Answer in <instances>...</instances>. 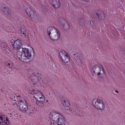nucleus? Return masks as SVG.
Instances as JSON below:
<instances>
[{
    "label": "nucleus",
    "mask_w": 125,
    "mask_h": 125,
    "mask_svg": "<svg viewBox=\"0 0 125 125\" xmlns=\"http://www.w3.org/2000/svg\"><path fill=\"white\" fill-rule=\"evenodd\" d=\"M34 78H36V75H34Z\"/></svg>",
    "instance_id": "obj_28"
},
{
    "label": "nucleus",
    "mask_w": 125,
    "mask_h": 125,
    "mask_svg": "<svg viewBox=\"0 0 125 125\" xmlns=\"http://www.w3.org/2000/svg\"><path fill=\"white\" fill-rule=\"evenodd\" d=\"M97 16H98V17H99V18L102 20L105 19V14L104 12L101 13L100 14L97 13Z\"/></svg>",
    "instance_id": "obj_16"
},
{
    "label": "nucleus",
    "mask_w": 125,
    "mask_h": 125,
    "mask_svg": "<svg viewBox=\"0 0 125 125\" xmlns=\"http://www.w3.org/2000/svg\"><path fill=\"white\" fill-rule=\"evenodd\" d=\"M5 64L6 65V66H7V67H9V68H12V67H13V63H12V62L9 61H7L6 62H5Z\"/></svg>",
    "instance_id": "obj_17"
},
{
    "label": "nucleus",
    "mask_w": 125,
    "mask_h": 125,
    "mask_svg": "<svg viewBox=\"0 0 125 125\" xmlns=\"http://www.w3.org/2000/svg\"><path fill=\"white\" fill-rule=\"evenodd\" d=\"M21 36L23 38H26V28H21Z\"/></svg>",
    "instance_id": "obj_19"
},
{
    "label": "nucleus",
    "mask_w": 125,
    "mask_h": 125,
    "mask_svg": "<svg viewBox=\"0 0 125 125\" xmlns=\"http://www.w3.org/2000/svg\"><path fill=\"white\" fill-rule=\"evenodd\" d=\"M63 106L64 107H66L65 108V111L66 113H69V112H71V109L69 108V106H70V101L69 100H64L63 103Z\"/></svg>",
    "instance_id": "obj_12"
},
{
    "label": "nucleus",
    "mask_w": 125,
    "mask_h": 125,
    "mask_svg": "<svg viewBox=\"0 0 125 125\" xmlns=\"http://www.w3.org/2000/svg\"><path fill=\"white\" fill-rule=\"evenodd\" d=\"M0 125H10V120L4 114H0Z\"/></svg>",
    "instance_id": "obj_8"
},
{
    "label": "nucleus",
    "mask_w": 125,
    "mask_h": 125,
    "mask_svg": "<svg viewBox=\"0 0 125 125\" xmlns=\"http://www.w3.org/2000/svg\"><path fill=\"white\" fill-rule=\"evenodd\" d=\"M64 24H61V27H62V28H63V29L65 31H68V30H69V29H70V26H69V23H68V22H67V21H64Z\"/></svg>",
    "instance_id": "obj_14"
},
{
    "label": "nucleus",
    "mask_w": 125,
    "mask_h": 125,
    "mask_svg": "<svg viewBox=\"0 0 125 125\" xmlns=\"http://www.w3.org/2000/svg\"><path fill=\"white\" fill-rule=\"evenodd\" d=\"M39 94H41L42 96L41 97H39L38 96L37 97L39 98V101L41 103H43L44 101H45V97H44L42 93L39 92Z\"/></svg>",
    "instance_id": "obj_15"
},
{
    "label": "nucleus",
    "mask_w": 125,
    "mask_h": 125,
    "mask_svg": "<svg viewBox=\"0 0 125 125\" xmlns=\"http://www.w3.org/2000/svg\"><path fill=\"white\" fill-rule=\"evenodd\" d=\"M115 92H117V93H119V91L118 90H115Z\"/></svg>",
    "instance_id": "obj_26"
},
{
    "label": "nucleus",
    "mask_w": 125,
    "mask_h": 125,
    "mask_svg": "<svg viewBox=\"0 0 125 125\" xmlns=\"http://www.w3.org/2000/svg\"><path fill=\"white\" fill-rule=\"evenodd\" d=\"M1 47L3 51L7 55H8V56H11V55H12V52L10 50L9 47L7 46V43L5 42L2 43Z\"/></svg>",
    "instance_id": "obj_9"
},
{
    "label": "nucleus",
    "mask_w": 125,
    "mask_h": 125,
    "mask_svg": "<svg viewBox=\"0 0 125 125\" xmlns=\"http://www.w3.org/2000/svg\"><path fill=\"white\" fill-rule=\"evenodd\" d=\"M93 71L94 74H96L101 79L105 76V71L101 65H95L93 68Z\"/></svg>",
    "instance_id": "obj_6"
},
{
    "label": "nucleus",
    "mask_w": 125,
    "mask_h": 125,
    "mask_svg": "<svg viewBox=\"0 0 125 125\" xmlns=\"http://www.w3.org/2000/svg\"><path fill=\"white\" fill-rule=\"evenodd\" d=\"M92 104L98 110L103 111L105 109V104L103 101L99 99H93L92 100Z\"/></svg>",
    "instance_id": "obj_5"
},
{
    "label": "nucleus",
    "mask_w": 125,
    "mask_h": 125,
    "mask_svg": "<svg viewBox=\"0 0 125 125\" xmlns=\"http://www.w3.org/2000/svg\"><path fill=\"white\" fill-rule=\"evenodd\" d=\"M31 79H32V81L33 82V83L34 84H37V82H36V79H33V76H31Z\"/></svg>",
    "instance_id": "obj_25"
},
{
    "label": "nucleus",
    "mask_w": 125,
    "mask_h": 125,
    "mask_svg": "<svg viewBox=\"0 0 125 125\" xmlns=\"http://www.w3.org/2000/svg\"><path fill=\"white\" fill-rule=\"evenodd\" d=\"M28 109L30 110V113H36V111H37V108L34 106H30V107L28 108Z\"/></svg>",
    "instance_id": "obj_18"
},
{
    "label": "nucleus",
    "mask_w": 125,
    "mask_h": 125,
    "mask_svg": "<svg viewBox=\"0 0 125 125\" xmlns=\"http://www.w3.org/2000/svg\"><path fill=\"white\" fill-rule=\"evenodd\" d=\"M10 44L12 45L13 49L17 50V56L20 60L22 62H25V63L31 61L32 53L29 51L28 48H24L21 46V45H23L22 41L19 39L16 41L12 40L10 41Z\"/></svg>",
    "instance_id": "obj_1"
},
{
    "label": "nucleus",
    "mask_w": 125,
    "mask_h": 125,
    "mask_svg": "<svg viewBox=\"0 0 125 125\" xmlns=\"http://www.w3.org/2000/svg\"><path fill=\"white\" fill-rule=\"evenodd\" d=\"M74 55H76V54H74Z\"/></svg>",
    "instance_id": "obj_30"
},
{
    "label": "nucleus",
    "mask_w": 125,
    "mask_h": 125,
    "mask_svg": "<svg viewBox=\"0 0 125 125\" xmlns=\"http://www.w3.org/2000/svg\"><path fill=\"white\" fill-rule=\"evenodd\" d=\"M47 32L52 41H58L60 38L59 31L54 27H48Z\"/></svg>",
    "instance_id": "obj_3"
},
{
    "label": "nucleus",
    "mask_w": 125,
    "mask_h": 125,
    "mask_svg": "<svg viewBox=\"0 0 125 125\" xmlns=\"http://www.w3.org/2000/svg\"><path fill=\"white\" fill-rule=\"evenodd\" d=\"M75 59L76 60L77 62H79V63H82L83 60H82V56H79L77 57H75Z\"/></svg>",
    "instance_id": "obj_20"
},
{
    "label": "nucleus",
    "mask_w": 125,
    "mask_h": 125,
    "mask_svg": "<svg viewBox=\"0 0 125 125\" xmlns=\"http://www.w3.org/2000/svg\"><path fill=\"white\" fill-rule=\"evenodd\" d=\"M17 22L20 25H22V24H23V22H24V21H23V20L22 19H19V20H18Z\"/></svg>",
    "instance_id": "obj_23"
},
{
    "label": "nucleus",
    "mask_w": 125,
    "mask_h": 125,
    "mask_svg": "<svg viewBox=\"0 0 125 125\" xmlns=\"http://www.w3.org/2000/svg\"><path fill=\"white\" fill-rule=\"evenodd\" d=\"M13 100H14V101H16V100H15V99H13Z\"/></svg>",
    "instance_id": "obj_27"
},
{
    "label": "nucleus",
    "mask_w": 125,
    "mask_h": 125,
    "mask_svg": "<svg viewBox=\"0 0 125 125\" xmlns=\"http://www.w3.org/2000/svg\"><path fill=\"white\" fill-rule=\"evenodd\" d=\"M34 98L36 100L37 105H40L42 103L39 100V97H37L36 96H34Z\"/></svg>",
    "instance_id": "obj_22"
},
{
    "label": "nucleus",
    "mask_w": 125,
    "mask_h": 125,
    "mask_svg": "<svg viewBox=\"0 0 125 125\" xmlns=\"http://www.w3.org/2000/svg\"><path fill=\"white\" fill-rule=\"evenodd\" d=\"M17 98L20 100L19 102L20 110L23 113L27 112V110L29 109L28 108V103H27V101L24 98H22L20 95L18 96Z\"/></svg>",
    "instance_id": "obj_4"
},
{
    "label": "nucleus",
    "mask_w": 125,
    "mask_h": 125,
    "mask_svg": "<svg viewBox=\"0 0 125 125\" xmlns=\"http://www.w3.org/2000/svg\"><path fill=\"white\" fill-rule=\"evenodd\" d=\"M0 9L1 10H2V11H3V12H5V14L7 17H8L9 16L11 17V16L13 15V13H11V11H10V9L7 7H1L0 8Z\"/></svg>",
    "instance_id": "obj_11"
},
{
    "label": "nucleus",
    "mask_w": 125,
    "mask_h": 125,
    "mask_svg": "<svg viewBox=\"0 0 125 125\" xmlns=\"http://www.w3.org/2000/svg\"><path fill=\"white\" fill-rule=\"evenodd\" d=\"M50 120L54 122V125H65L66 120L62 115L56 112H50L49 114Z\"/></svg>",
    "instance_id": "obj_2"
},
{
    "label": "nucleus",
    "mask_w": 125,
    "mask_h": 125,
    "mask_svg": "<svg viewBox=\"0 0 125 125\" xmlns=\"http://www.w3.org/2000/svg\"><path fill=\"white\" fill-rule=\"evenodd\" d=\"M12 117L14 120H19V118H20V116L17 113L13 115Z\"/></svg>",
    "instance_id": "obj_21"
},
{
    "label": "nucleus",
    "mask_w": 125,
    "mask_h": 125,
    "mask_svg": "<svg viewBox=\"0 0 125 125\" xmlns=\"http://www.w3.org/2000/svg\"><path fill=\"white\" fill-rule=\"evenodd\" d=\"M51 3L54 6L55 8H59L60 7V1L59 0H52Z\"/></svg>",
    "instance_id": "obj_13"
},
{
    "label": "nucleus",
    "mask_w": 125,
    "mask_h": 125,
    "mask_svg": "<svg viewBox=\"0 0 125 125\" xmlns=\"http://www.w3.org/2000/svg\"><path fill=\"white\" fill-rule=\"evenodd\" d=\"M46 102H48V100H47V101H46Z\"/></svg>",
    "instance_id": "obj_29"
},
{
    "label": "nucleus",
    "mask_w": 125,
    "mask_h": 125,
    "mask_svg": "<svg viewBox=\"0 0 125 125\" xmlns=\"http://www.w3.org/2000/svg\"><path fill=\"white\" fill-rule=\"evenodd\" d=\"M42 11H47V10L46 9V7L45 5L42 6Z\"/></svg>",
    "instance_id": "obj_24"
},
{
    "label": "nucleus",
    "mask_w": 125,
    "mask_h": 125,
    "mask_svg": "<svg viewBox=\"0 0 125 125\" xmlns=\"http://www.w3.org/2000/svg\"><path fill=\"white\" fill-rule=\"evenodd\" d=\"M25 11L28 16L31 19H34L35 18V9L33 7H29L25 10Z\"/></svg>",
    "instance_id": "obj_10"
},
{
    "label": "nucleus",
    "mask_w": 125,
    "mask_h": 125,
    "mask_svg": "<svg viewBox=\"0 0 125 125\" xmlns=\"http://www.w3.org/2000/svg\"><path fill=\"white\" fill-rule=\"evenodd\" d=\"M60 56L61 60L64 63H69L70 62V56L66 52V51L61 50L60 51Z\"/></svg>",
    "instance_id": "obj_7"
}]
</instances>
